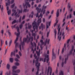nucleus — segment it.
<instances>
[{
    "instance_id": "cd10ccee",
    "label": "nucleus",
    "mask_w": 75,
    "mask_h": 75,
    "mask_svg": "<svg viewBox=\"0 0 75 75\" xmlns=\"http://www.w3.org/2000/svg\"><path fill=\"white\" fill-rule=\"evenodd\" d=\"M50 41V39H46V41L45 42V43H48V44L49 43V42Z\"/></svg>"
},
{
    "instance_id": "c756f323",
    "label": "nucleus",
    "mask_w": 75,
    "mask_h": 75,
    "mask_svg": "<svg viewBox=\"0 0 75 75\" xmlns=\"http://www.w3.org/2000/svg\"><path fill=\"white\" fill-rule=\"evenodd\" d=\"M65 34V33H64V32H63L62 33V35L63 37V39H64L65 38V36L64 35V34Z\"/></svg>"
},
{
    "instance_id": "a19ab883",
    "label": "nucleus",
    "mask_w": 75,
    "mask_h": 75,
    "mask_svg": "<svg viewBox=\"0 0 75 75\" xmlns=\"http://www.w3.org/2000/svg\"><path fill=\"white\" fill-rule=\"evenodd\" d=\"M50 13V11H47L46 13V15H47V14H49Z\"/></svg>"
},
{
    "instance_id": "864d4df0",
    "label": "nucleus",
    "mask_w": 75,
    "mask_h": 75,
    "mask_svg": "<svg viewBox=\"0 0 75 75\" xmlns=\"http://www.w3.org/2000/svg\"><path fill=\"white\" fill-rule=\"evenodd\" d=\"M14 0H12L11 1V4H12V3H14Z\"/></svg>"
},
{
    "instance_id": "de8ad7c7",
    "label": "nucleus",
    "mask_w": 75,
    "mask_h": 75,
    "mask_svg": "<svg viewBox=\"0 0 75 75\" xmlns=\"http://www.w3.org/2000/svg\"><path fill=\"white\" fill-rule=\"evenodd\" d=\"M16 21H14L12 23V24H14V23H16Z\"/></svg>"
},
{
    "instance_id": "ddd939ff",
    "label": "nucleus",
    "mask_w": 75,
    "mask_h": 75,
    "mask_svg": "<svg viewBox=\"0 0 75 75\" xmlns=\"http://www.w3.org/2000/svg\"><path fill=\"white\" fill-rule=\"evenodd\" d=\"M6 6H7V10H8V15H10V14L11 13V11H10V10H9V11L8 10V6H9V3H8V4L7 3H6Z\"/></svg>"
},
{
    "instance_id": "13d9d810",
    "label": "nucleus",
    "mask_w": 75,
    "mask_h": 75,
    "mask_svg": "<svg viewBox=\"0 0 75 75\" xmlns=\"http://www.w3.org/2000/svg\"><path fill=\"white\" fill-rule=\"evenodd\" d=\"M49 34H50V32H48L47 33V37H48V35H49Z\"/></svg>"
},
{
    "instance_id": "f03ea898",
    "label": "nucleus",
    "mask_w": 75,
    "mask_h": 75,
    "mask_svg": "<svg viewBox=\"0 0 75 75\" xmlns=\"http://www.w3.org/2000/svg\"><path fill=\"white\" fill-rule=\"evenodd\" d=\"M29 35L30 36V38H28V37L27 36V38H23V42L21 44L22 45H23V44H24V42H28V41H33V37H34V39L35 40V36L36 35V34H35V33H33L32 37H31V35L29 34Z\"/></svg>"
},
{
    "instance_id": "423d86ee",
    "label": "nucleus",
    "mask_w": 75,
    "mask_h": 75,
    "mask_svg": "<svg viewBox=\"0 0 75 75\" xmlns=\"http://www.w3.org/2000/svg\"><path fill=\"white\" fill-rule=\"evenodd\" d=\"M46 60L47 61V64H48V62H49V61H50V58L49 57H45L44 59L42 58H40V61H43L44 62H45Z\"/></svg>"
},
{
    "instance_id": "393cba45",
    "label": "nucleus",
    "mask_w": 75,
    "mask_h": 75,
    "mask_svg": "<svg viewBox=\"0 0 75 75\" xmlns=\"http://www.w3.org/2000/svg\"><path fill=\"white\" fill-rule=\"evenodd\" d=\"M50 67L49 66L48 67V69L47 70V75H48L49 74V72H50Z\"/></svg>"
},
{
    "instance_id": "c85d7f7f",
    "label": "nucleus",
    "mask_w": 75,
    "mask_h": 75,
    "mask_svg": "<svg viewBox=\"0 0 75 75\" xmlns=\"http://www.w3.org/2000/svg\"><path fill=\"white\" fill-rule=\"evenodd\" d=\"M10 64H8L7 65V68L8 69H10Z\"/></svg>"
},
{
    "instance_id": "1a4fd4ad",
    "label": "nucleus",
    "mask_w": 75,
    "mask_h": 75,
    "mask_svg": "<svg viewBox=\"0 0 75 75\" xmlns=\"http://www.w3.org/2000/svg\"><path fill=\"white\" fill-rule=\"evenodd\" d=\"M25 3H24L23 4V6L25 8V7L26 8H27L28 7H30L31 6V5L30 4H29V3L28 2H27L26 1Z\"/></svg>"
},
{
    "instance_id": "f3484780",
    "label": "nucleus",
    "mask_w": 75,
    "mask_h": 75,
    "mask_svg": "<svg viewBox=\"0 0 75 75\" xmlns=\"http://www.w3.org/2000/svg\"><path fill=\"white\" fill-rule=\"evenodd\" d=\"M66 47V43H65L64 44V48H63L62 51V53H63L64 52V49H65V47Z\"/></svg>"
},
{
    "instance_id": "473e14b6",
    "label": "nucleus",
    "mask_w": 75,
    "mask_h": 75,
    "mask_svg": "<svg viewBox=\"0 0 75 75\" xmlns=\"http://www.w3.org/2000/svg\"><path fill=\"white\" fill-rule=\"evenodd\" d=\"M58 22V20H57L56 21V22L55 23L54 25V27H55L56 25H57Z\"/></svg>"
},
{
    "instance_id": "4d7b16f0",
    "label": "nucleus",
    "mask_w": 75,
    "mask_h": 75,
    "mask_svg": "<svg viewBox=\"0 0 75 75\" xmlns=\"http://www.w3.org/2000/svg\"><path fill=\"white\" fill-rule=\"evenodd\" d=\"M65 22H64L63 24V25H62L63 27V26H64V25H65Z\"/></svg>"
},
{
    "instance_id": "0eeeda50",
    "label": "nucleus",
    "mask_w": 75,
    "mask_h": 75,
    "mask_svg": "<svg viewBox=\"0 0 75 75\" xmlns=\"http://www.w3.org/2000/svg\"><path fill=\"white\" fill-rule=\"evenodd\" d=\"M58 40H59V41L61 40V32H60V29H61V28L59 27V25L58 26Z\"/></svg>"
},
{
    "instance_id": "f704fd0d",
    "label": "nucleus",
    "mask_w": 75,
    "mask_h": 75,
    "mask_svg": "<svg viewBox=\"0 0 75 75\" xmlns=\"http://www.w3.org/2000/svg\"><path fill=\"white\" fill-rule=\"evenodd\" d=\"M15 65H16V66H18V65H20V64L18 62H16L15 63Z\"/></svg>"
},
{
    "instance_id": "49530a36",
    "label": "nucleus",
    "mask_w": 75,
    "mask_h": 75,
    "mask_svg": "<svg viewBox=\"0 0 75 75\" xmlns=\"http://www.w3.org/2000/svg\"><path fill=\"white\" fill-rule=\"evenodd\" d=\"M28 10H27V9H24L23 11V12H27L28 11Z\"/></svg>"
},
{
    "instance_id": "0e129e2a",
    "label": "nucleus",
    "mask_w": 75,
    "mask_h": 75,
    "mask_svg": "<svg viewBox=\"0 0 75 75\" xmlns=\"http://www.w3.org/2000/svg\"><path fill=\"white\" fill-rule=\"evenodd\" d=\"M14 4L13 5L11 6V7L13 8V7H14Z\"/></svg>"
},
{
    "instance_id": "5701e85b",
    "label": "nucleus",
    "mask_w": 75,
    "mask_h": 75,
    "mask_svg": "<svg viewBox=\"0 0 75 75\" xmlns=\"http://www.w3.org/2000/svg\"><path fill=\"white\" fill-rule=\"evenodd\" d=\"M59 75H64V72L63 71H61L59 72Z\"/></svg>"
},
{
    "instance_id": "72a5a7b5",
    "label": "nucleus",
    "mask_w": 75,
    "mask_h": 75,
    "mask_svg": "<svg viewBox=\"0 0 75 75\" xmlns=\"http://www.w3.org/2000/svg\"><path fill=\"white\" fill-rule=\"evenodd\" d=\"M12 11L14 13L12 14V16H14V13H16V10L14 9H13Z\"/></svg>"
},
{
    "instance_id": "6e6d98bb",
    "label": "nucleus",
    "mask_w": 75,
    "mask_h": 75,
    "mask_svg": "<svg viewBox=\"0 0 75 75\" xmlns=\"http://www.w3.org/2000/svg\"><path fill=\"white\" fill-rule=\"evenodd\" d=\"M19 54L20 56H21V52H19Z\"/></svg>"
},
{
    "instance_id": "052dcab7",
    "label": "nucleus",
    "mask_w": 75,
    "mask_h": 75,
    "mask_svg": "<svg viewBox=\"0 0 75 75\" xmlns=\"http://www.w3.org/2000/svg\"><path fill=\"white\" fill-rule=\"evenodd\" d=\"M6 45H7V41H6L5 42Z\"/></svg>"
},
{
    "instance_id": "9b49d317",
    "label": "nucleus",
    "mask_w": 75,
    "mask_h": 75,
    "mask_svg": "<svg viewBox=\"0 0 75 75\" xmlns=\"http://www.w3.org/2000/svg\"><path fill=\"white\" fill-rule=\"evenodd\" d=\"M31 44L32 45H35V48H34L33 46H32V51H33V53H34L35 51H36V44L35 43H34L33 44L32 43V42H31Z\"/></svg>"
},
{
    "instance_id": "37998d69",
    "label": "nucleus",
    "mask_w": 75,
    "mask_h": 75,
    "mask_svg": "<svg viewBox=\"0 0 75 75\" xmlns=\"http://www.w3.org/2000/svg\"><path fill=\"white\" fill-rule=\"evenodd\" d=\"M8 33L9 35H11V33H10V32L9 30H8Z\"/></svg>"
},
{
    "instance_id": "58836bf2",
    "label": "nucleus",
    "mask_w": 75,
    "mask_h": 75,
    "mask_svg": "<svg viewBox=\"0 0 75 75\" xmlns=\"http://www.w3.org/2000/svg\"><path fill=\"white\" fill-rule=\"evenodd\" d=\"M40 42H41V43L42 45H43V44H44V42H43V40H40Z\"/></svg>"
},
{
    "instance_id": "4be33fe9",
    "label": "nucleus",
    "mask_w": 75,
    "mask_h": 75,
    "mask_svg": "<svg viewBox=\"0 0 75 75\" xmlns=\"http://www.w3.org/2000/svg\"><path fill=\"white\" fill-rule=\"evenodd\" d=\"M36 53L38 55V56H40V50H39V52H38L37 51H36Z\"/></svg>"
},
{
    "instance_id": "e2e57ef3",
    "label": "nucleus",
    "mask_w": 75,
    "mask_h": 75,
    "mask_svg": "<svg viewBox=\"0 0 75 75\" xmlns=\"http://www.w3.org/2000/svg\"><path fill=\"white\" fill-rule=\"evenodd\" d=\"M41 4H39L38 6V7H41Z\"/></svg>"
},
{
    "instance_id": "20e7f679",
    "label": "nucleus",
    "mask_w": 75,
    "mask_h": 75,
    "mask_svg": "<svg viewBox=\"0 0 75 75\" xmlns=\"http://www.w3.org/2000/svg\"><path fill=\"white\" fill-rule=\"evenodd\" d=\"M65 61L64 63V58L63 57H60L59 59L60 60H62V67H64V64H66L67 63V61L68 59V57H65Z\"/></svg>"
},
{
    "instance_id": "603ef678",
    "label": "nucleus",
    "mask_w": 75,
    "mask_h": 75,
    "mask_svg": "<svg viewBox=\"0 0 75 75\" xmlns=\"http://www.w3.org/2000/svg\"><path fill=\"white\" fill-rule=\"evenodd\" d=\"M22 27H23V25H20V28H22Z\"/></svg>"
},
{
    "instance_id": "4c0bfd02",
    "label": "nucleus",
    "mask_w": 75,
    "mask_h": 75,
    "mask_svg": "<svg viewBox=\"0 0 75 75\" xmlns=\"http://www.w3.org/2000/svg\"><path fill=\"white\" fill-rule=\"evenodd\" d=\"M46 8H47V6H43L42 9H45Z\"/></svg>"
},
{
    "instance_id": "39448f33",
    "label": "nucleus",
    "mask_w": 75,
    "mask_h": 75,
    "mask_svg": "<svg viewBox=\"0 0 75 75\" xmlns=\"http://www.w3.org/2000/svg\"><path fill=\"white\" fill-rule=\"evenodd\" d=\"M75 55V49H74V46L72 45L69 55Z\"/></svg>"
},
{
    "instance_id": "6ab92c4d",
    "label": "nucleus",
    "mask_w": 75,
    "mask_h": 75,
    "mask_svg": "<svg viewBox=\"0 0 75 75\" xmlns=\"http://www.w3.org/2000/svg\"><path fill=\"white\" fill-rule=\"evenodd\" d=\"M20 58V57H17V58H15V60L16 62L18 61V59Z\"/></svg>"
},
{
    "instance_id": "69168bd1",
    "label": "nucleus",
    "mask_w": 75,
    "mask_h": 75,
    "mask_svg": "<svg viewBox=\"0 0 75 75\" xmlns=\"http://www.w3.org/2000/svg\"><path fill=\"white\" fill-rule=\"evenodd\" d=\"M3 75V71H2L1 73L0 74V75Z\"/></svg>"
},
{
    "instance_id": "bf43d9fd",
    "label": "nucleus",
    "mask_w": 75,
    "mask_h": 75,
    "mask_svg": "<svg viewBox=\"0 0 75 75\" xmlns=\"http://www.w3.org/2000/svg\"><path fill=\"white\" fill-rule=\"evenodd\" d=\"M25 18V16H23L22 18L23 20H24V18Z\"/></svg>"
},
{
    "instance_id": "9d476101",
    "label": "nucleus",
    "mask_w": 75,
    "mask_h": 75,
    "mask_svg": "<svg viewBox=\"0 0 75 75\" xmlns=\"http://www.w3.org/2000/svg\"><path fill=\"white\" fill-rule=\"evenodd\" d=\"M15 35H16L17 37L16 38V40H15L14 44H15L16 46H17V45H18V43H17V42L18 41V37L20 35V33H17L16 32H15Z\"/></svg>"
},
{
    "instance_id": "338daca9",
    "label": "nucleus",
    "mask_w": 75,
    "mask_h": 75,
    "mask_svg": "<svg viewBox=\"0 0 75 75\" xmlns=\"http://www.w3.org/2000/svg\"><path fill=\"white\" fill-rule=\"evenodd\" d=\"M73 10V9H72V8L70 10V11H72Z\"/></svg>"
},
{
    "instance_id": "774afa93",
    "label": "nucleus",
    "mask_w": 75,
    "mask_h": 75,
    "mask_svg": "<svg viewBox=\"0 0 75 75\" xmlns=\"http://www.w3.org/2000/svg\"><path fill=\"white\" fill-rule=\"evenodd\" d=\"M13 75H18L17 74H13Z\"/></svg>"
},
{
    "instance_id": "7c9ffc66",
    "label": "nucleus",
    "mask_w": 75,
    "mask_h": 75,
    "mask_svg": "<svg viewBox=\"0 0 75 75\" xmlns=\"http://www.w3.org/2000/svg\"><path fill=\"white\" fill-rule=\"evenodd\" d=\"M10 61L12 63L13 62V58H11L10 59Z\"/></svg>"
},
{
    "instance_id": "3c124183",
    "label": "nucleus",
    "mask_w": 75,
    "mask_h": 75,
    "mask_svg": "<svg viewBox=\"0 0 75 75\" xmlns=\"http://www.w3.org/2000/svg\"><path fill=\"white\" fill-rule=\"evenodd\" d=\"M43 23H45V19L44 18H43Z\"/></svg>"
},
{
    "instance_id": "a878e982",
    "label": "nucleus",
    "mask_w": 75,
    "mask_h": 75,
    "mask_svg": "<svg viewBox=\"0 0 75 75\" xmlns=\"http://www.w3.org/2000/svg\"><path fill=\"white\" fill-rule=\"evenodd\" d=\"M45 27V25H43V24L41 23V28H44Z\"/></svg>"
},
{
    "instance_id": "2eb2a0df",
    "label": "nucleus",
    "mask_w": 75,
    "mask_h": 75,
    "mask_svg": "<svg viewBox=\"0 0 75 75\" xmlns=\"http://www.w3.org/2000/svg\"><path fill=\"white\" fill-rule=\"evenodd\" d=\"M70 41H71V39H69L68 40H67V42L66 44V45H67V47H68V44H69V42Z\"/></svg>"
},
{
    "instance_id": "c9c22d12",
    "label": "nucleus",
    "mask_w": 75,
    "mask_h": 75,
    "mask_svg": "<svg viewBox=\"0 0 75 75\" xmlns=\"http://www.w3.org/2000/svg\"><path fill=\"white\" fill-rule=\"evenodd\" d=\"M70 5H71V4H70V3H69L68 4V6H67V7H68V8H70V7H71V6Z\"/></svg>"
},
{
    "instance_id": "a18cd8bd",
    "label": "nucleus",
    "mask_w": 75,
    "mask_h": 75,
    "mask_svg": "<svg viewBox=\"0 0 75 75\" xmlns=\"http://www.w3.org/2000/svg\"><path fill=\"white\" fill-rule=\"evenodd\" d=\"M12 43V40H11L9 42V45H10Z\"/></svg>"
},
{
    "instance_id": "c03bdc74",
    "label": "nucleus",
    "mask_w": 75,
    "mask_h": 75,
    "mask_svg": "<svg viewBox=\"0 0 75 75\" xmlns=\"http://www.w3.org/2000/svg\"><path fill=\"white\" fill-rule=\"evenodd\" d=\"M16 29H17V31H18H18H19V28H18V27H17L16 28Z\"/></svg>"
},
{
    "instance_id": "f8f14e48",
    "label": "nucleus",
    "mask_w": 75,
    "mask_h": 75,
    "mask_svg": "<svg viewBox=\"0 0 75 75\" xmlns=\"http://www.w3.org/2000/svg\"><path fill=\"white\" fill-rule=\"evenodd\" d=\"M22 10L18 11V12H16L15 13L14 16H16V17H19V15H18V14H19V13H22Z\"/></svg>"
},
{
    "instance_id": "dca6fc26",
    "label": "nucleus",
    "mask_w": 75,
    "mask_h": 75,
    "mask_svg": "<svg viewBox=\"0 0 75 75\" xmlns=\"http://www.w3.org/2000/svg\"><path fill=\"white\" fill-rule=\"evenodd\" d=\"M50 24H51V22H49L48 23H47L46 24V28H48V25H49V26L50 25Z\"/></svg>"
},
{
    "instance_id": "8fccbe9b",
    "label": "nucleus",
    "mask_w": 75,
    "mask_h": 75,
    "mask_svg": "<svg viewBox=\"0 0 75 75\" xmlns=\"http://www.w3.org/2000/svg\"><path fill=\"white\" fill-rule=\"evenodd\" d=\"M2 60H1L0 62V67H1V63H2Z\"/></svg>"
},
{
    "instance_id": "a211bd4d",
    "label": "nucleus",
    "mask_w": 75,
    "mask_h": 75,
    "mask_svg": "<svg viewBox=\"0 0 75 75\" xmlns=\"http://www.w3.org/2000/svg\"><path fill=\"white\" fill-rule=\"evenodd\" d=\"M59 9L57 10V11L56 13V16L57 17H58L59 16Z\"/></svg>"
},
{
    "instance_id": "2f4dec72",
    "label": "nucleus",
    "mask_w": 75,
    "mask_h": 75,
    "mask_svg": "<svg viewBox=\"0 0 75 75\" xmlns=\"http://www.w3.org/2000/svg\"><path fill=\"white\" fill-rule=\"evenodd\" d=\"M21 47H22V48L23 49V45H20L19 48H20V51H21Z\"/></svg>"
},
{
    "instance_id": "b1692460",
    "label": "nucleus",
    "mask_w": 75,
    "mask_h": 75,
    "mask_svg": "<svg viewBox=\"0 0 75 75\" xmlns=\"http://www.w3.org/2000/svg\"><path fill=\"white\" fill-rule=\"evenodd\" d=\"M72 18V15L70 14L69 15V16H67V18L68 19V18Z\"/></svg>"
},
{
    "instance_id": "79ce46f5",
    "label": "nucleus",
    "mask_w": 75,
    "mask_h": 75,
    "mask_svg": "<svg viewBox=\"0 0 75 75\" xmlns=\"http://www.w3.org/2000/svg\"><path fill=\"white\" fill-rule=\"evenodd\" d=\"M14 52L15 53L16 52H18V50L16 49L14 51Z\"/></svg>"
},
{
    "instance_id": "5fc2aeb1",
    "label": "nucleus",
    "mask_w": 75,
    "mask_h": 75,
    "mask_svg": "<svg viewBox=\"0 0 75 75\" xmlns=\"http://www.w3.org/2000/svg\"><path fill=\"white\" fill-rule=\"evenodd\" d=\"M28 28H31V25H30V26H29Z\"/></svg>"
},
{
    "instance_id": "e433bc0d",
    "label": "nucleus",
    "mask_w": 75,
    "mask_h": 75,
    "mask_svg": "<svg viewBox=\"0 0 75 75\" xmlns=\"http://www.w3.org/2000/svg\"><path fill=\"white\" fill-rule=\"evenodd\" d=\"M7 74V75H11V71H9V74L8 73H6V75Z\"/></svg>"
},
{
    "instance_id": "680f3d73",
    "label": "nucleus",
    "mask_w": 75,
    "mask_h": 75,
    "mask_svg": "<svg viewBox=\"0 0 75 75\" xmlns=\"http://www.w3.org/2000/svg\"><path fill=\"white\" fill-rule=\"evenodd\" d=\"M53 13H54V11H52L51 12V13L52 14H53Z\"/></svg>"
},
{
    "instance_id": "aec40b11",
    "label": "nucleus",
    "mask_w": 75,
    "mask_h": 75,
    "mask_svg": "<svg viewBox=\"0 0 75 75\" xmlns=\"http://www.w3.org/2000/svg\"><path fill=\"white\" fill-rule=\"evenodd\" d=\"M54 33L55 38H56V35H57V31L56 29H54Z\"/></svg>"
},
{
    "instance_id": "4468645a",
    "label": "nucleus",
    "mask_w": 75,
    "mask_h": 75,
    "mask_svg": "<svg viewBox=\"0 0 75 75\" xmlns=\"http://www.w3.org/2000/svg\"><path fill=\"white\" fill-rule=\"evenodd\" d=\"M11 57H15V56H16L15 53H14V52H11Z\"/></svg>"
},
{
    "instance_id": "09e8293b",
    "label": "nucleus",
    "mask_w": 75,
    "mask_h": 75,
    "mask_svg": "<svg viewBox=\"0 0 75 75\" xmlns=\"http://www.w3.org/2000/svg\"><path fill=\"white\" fill-rule=\"evenodd\" d=\"M1 33L2 34V35H3V34L4 33V31H3V30H1Z\"/></svg>"
},
{
    "instance_id": "ea45409f",
    "label": "nucleus",
    "mask_w": 75,
    "mask_h": 75,
    "mask_svg": "<svg viewBox=\"0 0 75 75\" xmlns=\"http://www.w3.org/2000/svg\"><path fill=\"white\" fill-rule=\"evenodd\" d=\"M73 62H74L73 65H75V59L73 60Z\"/></svg>"
},
{
    "instance_id": "6e6552de",
    "label": "nucleus",
    "mask_w": 75,
    "mask_h": 75,
    "mask_svg": "<svg viewBox=\"0 0 75 75\" xmlns=\"http://www.w3.org/2000/svg\"><path fill=\"white\" fill-rule=\"evenodd\" d=\"M12 69H13L12 72L13 73H20V70H16V71H14L15 69H17V66H13L12 67Z\"/></svg>"
},
{
    "instance_id": "f257e3e1",
    "label": "nucleus",
    "mask_w": 75,
    "mask_h": 75,
    "mask_svg": "<svg viewBox=\"0 0 75 75\" xmlns=\"http://www.w3.org/2000/svg\"><path fill=\"white\" fill-rule=\"evenodd\" d=\"M36 10H37V13L36 14V17H37L38 16V13H40L41 12V13H40L39 16L38 17V18L40 19H39L37 23L35 22H34L33 23L32 25L33 26V28L34 29V30L32 31V33H33V31H35V32H36V31H37V27L40 25V24L41 23V18L42 17V14H44L45 13V9H41L40 8H39L38 7L36 8Z\"/></svg>"
},
{
    "instance_id": "412c9836",
    "label": "nucleus",
    "mask_w": 75,
    "mask_h": 75,
    "mask_svg": "<svg viewBox=\"0 0 75 75\" xmlns=\"http://www.w3.org/2000/svg\"><path fill=\"white\" fill-rule=\"evenodd\" d=\"M33 15H34V13H33V12H32L31 14L30 15L29 17L30 18L31 17V18H33Z\"/></svg>"
},
{
    "instance_id": "7ed1b4c3",
    "label": "nucleus",
    "mask_w": 75,
    "mask_h": 75,
    "mask_svg": "<svg viewBox=\"0 0 75 75\" xmlns=\"http://www.w3.org/2000/svg\"><path fill=\"white\" fill-rule=\"evenodd\" d=\"M35 59H36V60L35 62V66L36 67V68L37 69V71L36 72V75H37L38 74L40 66V63H38V60L40 58L38 57H35Z\"/></svg>"
},
{
    "instance_id": "bb28decb",
    "label": "nucleus",
    "mask_w": 75,
    "mask_h": 75,
    "mask_svg": "<svg viewBox=\"0 0 75 75\" xmlns=\"http://www.w3.org/2000/svg\"><path fill=\"white\" fill-rule=\"evenodd\" d=\"M1 46H2L3 44L4 43V41L3 40L1 39Z\"/></svg>"
}]
</instances>
